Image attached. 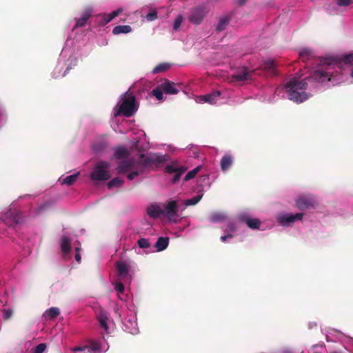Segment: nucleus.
Returning a JSON list of instances; mask_svg holds the SVG:
<instances>
[{
    "instance_id": "obj_1",
    "label": "nucleus",
    "mask_w": 353,
    "mask_h": 353,
    "mask_svg": "<svg viewBox=\"0 0 353 353\" xmlns=\"http://www.w3.org/2000/svg\"><path fill=\"white\" fill-rule=\"evenodd\" d=\"M353 64V53L345 55H334L320 59V68L312 71L310 76L301 81L294 78L289 81L286 85V91L290 100L300 103L308 97L305 90L307 86V81L314 80L323 83L331 81L332 77H335L332 71L336 68L342 70L344 65Z\"/></svg>"
},
{
    "instance_id": "obj_2",
    "label": "nucleus",
    "mask_w": 353,
    "mask_h": 353,
    "mask_svg": "<svg viewBox=\"0 0 353 353\" xmlns=\"http://www.w3.org/2000/svg\"><path fill=\"white\" fill-rule=\"evenodd\" d=\"M135 101V97L132 93L126 92L122 97L121 104L119 108L118 113L115 115L122 114L126 117L132 116L137 110Z\"/></svg>"
},
{
    "instance_id": "obj_3",
    "label": "nucleus",
    "mask_w": 353,
    "mask_h": 353,
    "mask_svg": "<svg viewBox=\"0 0 353 353\" xmlns=\"http://www.w3.org/2000/svg\"><path fill=\"white\" fill-rule=\"evenodd\" d=\"M167 160L165 155H159L157 154L150 153L148 155L143 154H140L139 160L137 161V165L141 169H144L152 165H158Z\"/></svg>"
},
{
    "instance_id": "obj_4",
    "label": "nucleus",
    "mask_w": 353,
    "mask_h": 353,
    "mask_svg": "<svg viewBox=\"0 0 353 353\" xmlns=\"http://www.w3.org/2000/svg\"><path fill=\"white\" fill-rule=\"evenodd\" d=\"M110 168V163L101 161H99L95 168H94L92 172L91 173V179L93 181H106L108 180L111 175L109 172V170Z\"/></svg>"
},
{
    "instance_id": "obj_5",
    "label": "nucleus",
    "mask_w": 353,
    "mask_h": 353,
    "mask_svg": "<svg viewBox=\"0 0 353 353\" xmlns=\"http://www.w3.org/2000/svg\"><path fill=\"white\" fill-rule=\"evenodd\" d=\"M207 12L208 11L203 6L195 7L192 9L188 17L190 22L194 25L200 24L203 21Z\"/></svg>"
},
{
    "instance_id": "obj_6",
    "label": "nucleus",
    "mask_w": 353,
    "mask_h": 353,
    "mask_svg": "<svg viewBox=\"0 0 353 353\" xmlns=\"http://www.w3.org/2000/svg\"><path fill=\"white\" fill-rule=\"evenodd\" d=\"M178 205L176 201H170L165 205L164 214L166 215L170 221L176 222L178 218Z\"/></svg>"
},
{
    "instance_id": "obj_7",
    "label": "nucleus",
    "mask_w": 353,
    "mask_h": 353,
    "mask_svg": "<svg viewBox=\"0 0 353 353\" xmlns=\"http://www.w3.org/2000/svg\"><path fill=\"white\" fill-rule=\"evenodd\" d=\"M316 204L314 197L312 195H303L296 201V205L300 210H305Z\"/></svg>"
},
{
    "instance_id": "obj_8",
    "label": "nucleus",
    "mask_w": 353,
    "mask_h": 353,
    "mask_svg": "<svg viewBox=\"0 0 353 353\" xmlns=\"http://www.w3.org/2000/svg\"><path fill=\"white\" fill-rule=\"evenodd\" d=\"M119 279L123 281L129 279V268L123 261H117L115 264Z\"/></svg>"
},
{
    "instance_id": "obj_9",
    "label": "nucleus",
    "mask_w": 353,
    "mask_h": 353,
    "mask_svg": "<svg viewBox=\"0 0 353 353\" xmlns=\"http://www.w3.org/2000/svg\"><path fill=\"white\" fill-rule=\"evenodd\" d=\"M303 213H296L295 214H286L279 217V222L284 226L288 225L290 223H294L296 220H301L303 219Z\"/></svg>"
},
{
    "instance_id": "obj_10",
    "label": "nucleus",
    "mask_w": 353,
    "mask_h": 353,
    "mask_svg": "<svg viewBox=\"0 0 353 353\" xmlns=\"http://www.w3.org/2000/svg\"><path fill=\"white\" fill-rule=\"evenodd\" d=\"M160 87L163 92L168 94H176L179 91L176 85L169 80H165L164 82L161 83Z\"/></svg>"
},
{
    "instance_id": "obj_11",
    "label": "nucleus",
    "mask_w": 353,
    "mask_h": 353,
    "mask_svg": "<svg viewBox=\"0 0 353 353\" xmlns=\"http://www.w3.org/2000/svg\"><path fill=\"white\" fill-rule=\"evenodd\" d=\"M135 168V162L132 160L123 161L119 163L117 172L119 174L128 172Z\"/></svg>"
},
{
    "instance_id": "obj_12",
    "label": "nucleus",
    "mask_w": 353,
    "mask_h": 353,
    "mask_svg": "<svg viewBox=\"0 0 353 353\" xmlns=\"http://www.w3.org/2000/svg\"><path fill=\"white\" fill-rule=\"evenodd\" d=\"M97 319L99 321L100 326L103 328L105 332H108L109 330V327L108 325V321H109V314L105 310L101 309L100 312L97 315Z\"/></svg>"
},
{
    "instance_id": "obj_13",
    "label": "nucleus",
    "mask_w": 353,
    "mask_h": 353,
    "mask_svg": "<svg viewBox=\"0 0 353 353\" xmlns=\"http://www.w3.org/2000/svg\"><path fill=\"white\" fill-rule=\"evenodd\" d=\"M241 221L245 223L251 229H259L261 222L258 219L249 218L246 215H241L240 216Z\"/></svg>"
},
{
    "instance_id": "obj_14",
    "label": "nucleus",
    "mask_w": 353,
    "mask_h": 353,
    "mask_svg": "<svg viewBox=\"0 0 353 353\" xmlns=\"http://www.w3.org/2000/svg\"><path fill=\"white\" fill-rule=\"evenodd\" d=\"M221 96V92L219 90L214 91L212 93L201 95L200 97V101L207 102L210 104H214L217 101L218 99Z\"/></svg>"
},
{
    "instance_id": "obj_15",
    "label": "nucleus",
    "mask_w": 353,
    "mask_h": 353,
    "mask_svg": "<svg viewBox=\"0 0 353 353\" xmlns=\"http://www.w3.org/2000/svg\"><path fill=\"white\" fill-rule=\"evenodd\" d=\"M250 72L248 68L243 67L237 70L233 75L232 78L236 81H243L248 79Z\"/></svg>"
},
{
    "instance_id": "obj_16",
    "label": "nucleus",
    "mask_w": 353,
    "mask_h": 353,
    "mask_svg": "<svg viewBox=\"0 0 353 353\" xmlns=\"http://www.w3.org/2000/svg\"><path fill=\"white\" fill-rule=\"evenodd\" d=\"M147 213L150 217L157 219L164 214V211L157 205H151L147 208Z\"/></svg>"
},
{
    "instance_id": "obj_17",
    "label": "nucleus",
    "mask_w": 353,
    "mask_h": 353,
    "mask_svg": "<svg viewBox=\"0 0 353 353\" xmlns=\"http://www.w3.org/2000/svg\"><path fill=\"white\" fill-rule=\"evenodd\" d=\"M233 163V157L230 154H225L221 159V168L223 172H226L229 170Z\"/></svg>"
},
{
    "instance_id": "obj_18",
    "label": "nucleus",
    "mask_w": 353,
    "mask_h": 353,
    "mask_svg": "<svg viewBox=\"0 0 353 353\" xmlns=\"http://www.w3.org/2000/svg\"><path fill=\"white\" fill-rule=\"evenodd\" d=\"M61 252L64 255L68 254L71 251V239L70 237L63 236L61 240Z\"/></svg>"
},
{
    "instance_id": "obj_19",
    "label": "nucleus",
    "mask_w": 353,
    "mask_h": 353,
    "mask_svg": "<svg viewBox=\"0 0 353 353\" xmlns=\"http://www.w3.org/2000/svg\"><path fill=\"white\" fill-rule=\"evenodd\" d=\"M232 17L230 15H227L222 17L219 19V23L216 26V31L217 32H222L225 30L228 26Z\"/></svg>"
},
{
    "instance_id": "obj_20",
    "label": "nucleus",
    "mask_w": 353,
    "mask_h": 353,
    "mask_svg": "<svg viewBox=\"0 0 353 353\" xmlns=\"http://www.w3.org/2000/svg\"><path fill=\"white\" fill-rule=\"evenodd\" d=\"M169 244V238L168 237H159L158 238L154 247L158 252L163 251L165 250Z\"/></svg>"
},
{
    "instance_id": "obj_21",
    "label": "nucleus",
    "mask_w": 353,
    "mask_h": 353,
    "mask_svg": "<svg viewBox=\"0 0 353 353\" xmlns=\"http://www.w3.org/2000/svg\"><path fill=\"white\" fill-rule=\"evenodd\" d=\"M129 155L128 150L123 146H119L114 149V157L116 159H124Z\"/></svg>"
},
{
    "instance_id": "obj_22",
    "label": "nucleus",
    "mask_w": 353,
    "mask_h": 353,
    "mask_svg": "<svg viewBox=\"0 0 353 353\" xmlns=\"http://www.w3.org/2000/svg\"><path fill=\"white\" fill-rule=\"evenodd\" d=\"M300 57L303 61H307L314 57L313 51L310 48H303L299 52Z\"/></svg>"
},
{
    "instance_id": "obj_23",
    "label": "nucleus",
    "mask_w": 353,
    "mask_h": 353,
    "mask_svg": "<svg viewBox=\"0 0 353 353\" xmlns=\"http://www.w3.org/2000/svg\"><path fill=\"white\" fill-rule=\"evenodd\" d=\"M90 13L88 11L84 12L81 18L78 19L76 21L74 28H81L85 26L87 21L90 17Z\"/></svg>"
},
{
    "instance_id": "obj_24",
    "label": "nucleus",
    "mask_w": 353,
    "mask_h": 353,
    "mask_svg": "<svg viewBox=\"0 0 353 353\" xmlns=\"http://www.w3.org/2000/svg\"><path fill=\"white\" fill-rule=\"evenodd\" d=\"M132 31V28L128 25L123 26H117L112 30V33L115 35L121 34V33H129Z\"/></svg>"
},
{
    "instance_id": "obj_25",
    "label": "nucleus",
    "mask_w": 353,
    "mask_h": 353,
    "mask_svg": "<svg viewBox=\"0 0 353 353\" xmlns=\"http://www.w3.org/2000/svg\"><path fill=\"white\" fill-rule=\"evenodd\" d=\"M263 67L265 70L270 72L272 74L276 75V63L274 60H268L264 61Z\"/></svg>"
},
{
    "instance_id": "obj_26",
    "label": "nucleus",
    "mask_w": 353,
    "mask_h": 353,
    "mask_svg": "<svg viewBox=\"0 0 353 353\" xmlns=\"http://www.w3.org/2000/svg\"><path fill=\"white\" fill-rule=\"evenodd\" d=\"M171 67V65L168 63H161L157 65L153 70V74H157L161 72H164L168 70Z\"/></svg>"
},
{
    "instance_id": "obj_27",
    "label": "nucleus",
    "mask_w": 353,
    "mask_h": 353,
    "mask_svg": "<svg viewBox=\"0 0 353 353\" xmlns=\"http://www.w3.org/2000/svg\"><path fill=\"white\" fill-rule=\"evenodd\" d=\"M79 176V172H77L73 174L67 176L66 177H65L63 179L62 184L71 185L77 181Z\"/></svg>"
},
{
    "instance_id": "obj_28",
    "label": "nucleus",
    "mask_w": 353,
    "mask_h": 353,
    "mask_svg": "<svg viewBox=\"0 0 353 353\" xmlns=\"http://www.w3.org/2000/svg\"><path fill=\"white\" fill-rule=\"evenodd\" d=\"M46 314L49 319H54L59 315L60 310L58 307H52L46 310Z\"/></svg>"
},
{
    "instance_id": "obj_29",
    "label": "nucleus",
    "mask_w": 353,
    "mask_h": 353,
    "mask_svg": "<svg viewBox=\"0 0 353 353\" xmlns=\"http://www.w3.org/2000/svg\"><path fill=\"white\" fill-rule=\"evenodd\" d=\"M89 347V352L90 353H97V352H101V344L99 342L97 341H92Z\"/></svg>"
},
{
    "instance_id": "obj_30",
    "label": "nucleus",
    "mask_w": 353,
    "mask_h": 353,
    "mask_svg": "<svg viewBox=\"0 0 353 353\" xmlns=\"http://www.w3.org/2000/svg\"><path fill=\"white\" fill-rule=\"evenodd\" d=\"M200 170H201V167L197 166L195 168H194L193 170L188 172L184 177V181H188L193 179L196 175V174L200 171Z\"/></svg>"
},
{
    "instance_id": "obj_31",
    "label": "nucleus",
    "mask_w": 353,
    "mask_h": 353,
    "mask_svg": "<svg viewBox=\"0 0 353 353\" xmlns=\"http://www.w3.org/2000/svg\"><path fill=\"white\" fill-rule=\"evenodd\" d=\"M123 183V181L119 177H115L110 180L108 183V187L112 188L113 187H119Z\"/></svg>"
},
{
    "instance_id": "obj_32",
    "label": "nucleus",
    "mask_w": 353,
    "mask_h": 353,
    "mask_svg": "<svg viewBox=\"0 0 353 353\" xmlns=\"http://www.w3.org/2000/svg\"><path fill=\"white\" fill-rule=\"evenodd\" d=\"M134 168H135V170L132 171L130 173H129L127 175V178L130 181L133 180L135 177L139 176L140 174H141L143 172V169H141L139 167H138L137 165Z\"/></svg>"
},
{
    "instance_id": "obj_33",
    "label": "nucleus",
    "mask_w": 353,
    "mask_h": 353,
    "mask_svg": "<svg viewBox=\"0 0 353 353\" xmlns=\"http://www.w3.org/2000/svg\"><path fill=\"white\" fill-rule=\"evenodd\" d=\"M163 90L161 88L159 85L157 88L152 90V93L158 100L160 101L163 99Z\"/></svg>"
},
{
    "instance_id": "obj_34",
    "label": "nucleus",
    "mask_w": 353,
    "mask_h": 353,
    "mask_svg": "<svg viewBox=\"0 0 353 353\" xmlns=\"http://www.w3.org/2000/svg\"><path fill=\"white\" fill-rule=\"evenodd\" d=\"M179 170H180V167H179L177 165H176L174 163L168 165L165 168V172L169 173V174L175 173Z\"/></svg>"
},
{
    "instance_id": "obj_35",
    "label": "nucleus",
    "mask_w": 353,
    "mask_h": 353,
    "mask_svg": "<svg viewBox=\"0 0 353 353\" xmlns=\"http://www.w3.org/2000/svg\"><path fill=\"white\" fill-rule=\"evenodd\" d=\"M186 169L184 167H180V170L174 173L172 179L173 183H176L181 178V175L185 172Z\"/></svg>"
},
{
    "instance_id": "obj_36",
    "label": "nucleus",
    "mask_w": 353,
    "mask_h": 353,
    "mask_svg": "<svg viewBox=\"0 0 353 353\" xmlns=\"http://www.w3.org/2000/svg\"><path fill=\"white\" fill-rule=\"evenodd\" d=\"M201 198L202 195H196L190 199L186 200L185 204L186 205H194L199 203Z\"/></svg>"
},
{
    "instance_id": "obj_37",
    "label": "nucleus",
    "mask_w": 353,
    "mask_h": 353,
    "mask_svg": "<svg viewBox=\"0 0 353 353\" xmlns=\"http://www.w3.org/2000/svg\"><path fill=\"white\" fill-rule=\"evenodd\" d=\"M137 243L140 248H148L150 246L148 239L145 238H141L139 239Z\"/></svg>"
},
{
    "instance_id": "obj_38",
    "label": "nucleus",
    "mask_w": 353,
    "mask_h": 353,
    "mask_svg": "<svg viewBox=\"0 0 353 353\" xmlns=\"http://www.w3.org/2000/svg\"><path fill=\"white\" fill-rule=\"evenodd\" d=\"M74 352H80V353H88L89 347L88 345H84L82 347H74L72 349Z\"/></svg>"
},
{
    "instance_id": "obj_39",
    "label": "nucleus",
    "mask_w": 353,
    "mask_h": 353,
    "mask_svg": "<svg viewBox=\"0 0 353 353\" xmlns=\"http://www.w3.org/2000/svg\"><path fill=\"white\" fill-rule=\"evenodd\" d=\"M183 21V17L181 15H179L174 20L173 28L176 30L181 26Z\"/></svg>"
},
{
    "instance_id": "obj_40",
    "label": "nucleus",
    "mask_w": 353,
    "mask_h": 353,
    "mask_svg": "<svg viewBox=\"0 0 353 353\" xmlns=\"http://www.w3.org/2000/svg\"><path fill=\"white\" fill-rule=\"evenodd\" d=\"M122 12H123V9L120 8L116 10L112 11L110 14H108V15L109 16V20H112L114 18L119 16Z\"/></svg>"
},
{
    "instance_id": "obj_41",
    "label": "nucleus",
    "mask_w": 353,
    "mask_h": 353,
    "mask_svg": "<svg viewBox=\"0 0 353 353\" xmlns=\"http://www.w3.org/2000/svg\"><path fill=\"white\" fill-rule=\"evenodd\" d=\"M236 230V228L235 224L233 222H230L228 224L227 228L225 231L228 234H231L232 232H234Z\"/></svg>"
},
{
    "instance_id": "obj_42",
    "label": "nucleus",
    "mask_w": 353,
    "mask_h": 353,
    "mask_svg": "<svg viewBox=\"0 0 353 353\" xmlns=\"http://www.w3.org/2000/svg\"><path fill=\"white\" fill-rule=\"evenodd\" d=\"M46 349L45 343H40L37 345L34 350V353H43Z\"/></svg>"
},
{
    "instance_id": "obj_43",
    "label": "nucleus",
    "mask_w": 353,
    "mask_h": 353,
    "mask_svg": "<svg viewBox=\"0 0 353 353\" xmlns=\"http://www.w3.org/2000/svg\"><path fill=\"white\" fill-rule=\"evenodd\" d=\"M13 312L11 309L4 310L2 317L4 320H8L12 316Z\"/></svg>"
},
{
    "instance_id": "obj_44",
    "label": "nucleus",
    "mask_w": 353,
    "mask_h": 353,
    "mask_svg": "<svg viewBox=\"0 0 353 353\" xmlns=\"http://www.w3.org/2000/svg\"><path fill=\"white\" fill-rule=\"evenodd\" d=\"M157 18V12L155 10L150 12L146 15V19L148 21H154Z\"/></svg>"
},
{
    "instance_id": "obj_45",
    "label": "nucleus",
    "mask_w": 353,
    "mask_h": 353,
    "mask_svg": "<svg viewBox=\"0 0 353 353\" xmlns=\"http://www.w3.org/2000/svg\"><path fill=\"white\" fill-rule=\"evenodd\" d=\"M336 3L339 6H349L353 0H336Z\"/></svg>"
},
{
    "instance_id": "obj_46",
    "label": "nucleus",
    "mask_w": 353,
    "mask_h": 353,
    "mask_svg": "<svg viewBox=\"0 0 353 353\" xmlns=\"http://www.w3.org/2000/svg\"><path fill=\"white\" fill-rule=\"evenodd\" d=\"M124 285L121 282H118L115 285V290L119 292L123 293L124 292Z\"/></svg>"
},
{
    "instance_id": "obj_47",
    "label": "nucleus",
    "mask_w": 353,
    "mask_h": 353,
    "mask_svg": "<svg viewBox=\"0 0 353 353\" xmlns=\"http://www.w3.org/2000/svg\"><path fill=\"white\" fill-rule=\"evenodd\" d=\"M223 218H224L223 215L220 214H215L212 216L211 220L212 221L215 222V221L222 220Z\"/></svg>"
},
{
    "instance_id": "obj_48",
    "label": "nucleus",
    "mask_w": 353,
    "mask_h": 353,
    "mask_svg": "<svg viewBox=\"0 0 353 353\" xmlns=\"http://www.w3.org/2000/svg\"><path fill=\"white\" fill-rule=\"evenodd\" d=\"M112 20H109V16L108 14H104L103 16V21H102V23L103 25L105 24H107L108 23H109L110 21H111Z\"/></svg>"
},
{
    "instance_id": "obj_49",
    "label": "nucleus",
    "mask_w": 353,
    "mask_h": 353,
    "mask_svg": "<svg viewBox=\"0 0 353 353\" xmlns=\"http://www.w3.org/2000/svg\"><path fill=\"white\" fill-rule=\"evenodd\" d=\"M112 20H109V16L108 14H104L103 16V21H102V23L103 25L105 24H107L108 23H109L110 21H111Z\"/></svg>"
},
{
    "instance_id": "obj_50",
    "label": "nucleus",
    "mask_w": 353,
    "mask_h": 353,
    "mask_svg": "<svg viewBox=\"0 0 353 353\" xmlns=\"http://www.w3.org/2000/svg\"><path fill=\"white\" fill-rule=\"evenodd\" d=\"M233 237V235L232 234H227L226 235L222 236L221 237V240L223 242H225L228 239H231Z\"/></svg>"
},
{
    "instance_id": "obj_51",
    "label": "nucleus",
    "mask_w": 353,
    "mask_h": 353,
    "mask_svg": "<svg viewBox=\"0 0 353 353\" xmlns=\"http://www.w3.org/2000/svg\"><path fill=\"white\" fill-rule=\"evenodd\" d=\"M75 259L78 263H80L81 261V256L79 253H76L75 254Z\"/></svg>"
},
{
    "instance_id": "obj_52",
    "label": "nucleus",
    "mask_w": 353,
    "mask_h": 353,
    "mask_svg": "<svg viewBox=\"0 0 353 353\" xmlns=\"http://www.w3.org/2000/svg\"><path fill=\"white\" fill-rule=\"evenodd\" d=\"M247 1L248 0H237L239 6H243L244 4H245Z\"/></svg>"
},
{
    "instance_id": "obj_53",
    "label": "nucleus",
    "mask_w": 353,
    "mask_h": 353,
    "mask_svg": "<svg viewBox=\"0 0 353 353\" xmlns=\"http://www.w3.org/2000/svg\"><path fill=\"white\" fill-rule=\"evenodd\" d=\"M72 68L71 66H68L66 70H65L64 73H63V76H65L68 72L69 70Z\"/></svg>"
},
{
    "instance_id": "obj_54",
    "label": "nucleus",
    "mask_w": 353,
    "mask_h": 353,
    "mask_svg": "<svg viewBox=\"0 0 353 353\" xmlns=\"http://www.w3.org/2000/svg\"><path fill=\"white\" fill-rule=\"evenodd\" d=\"M80 250H81V248H78V247L75 248V251L77 253H79Z\"/></svg>"
},
{
    "instance_id": "obj_55",
    "label": "nucleus",
    "mask_w": 353,
    "mask_h": 353,
    "mask_svg": "<svg viewBox=\"0 0 353 353\" xmlns=\"http://www.w3.org/2000/svg\"><path fill=\"white\" fill-rule=\"evenodd\" d=\"M351 76L353 78V68H352V72H351Z\"/></svg>"
}]
</instances>
